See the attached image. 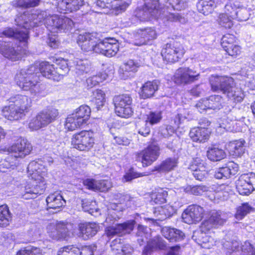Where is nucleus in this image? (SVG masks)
Segmentation results:
<instances>
[{"label":"nucleus","instance_id":"nucleus-1","mask_svg":"<svg viewBox=\"0 0 255 255\" xmlns=\"http://www.w3.org/2000/svg\"><path fill=\"white\" fill-rule=\"evenodd\" d=\"M9 104L1 109L2 116L10 121H16L25 118L31 110L32 100L26 95L16 94L8 99Z\"/></svg>","mask_w":255,"mask_h":255},{"label":"nucleus","instance_id":"nucleus-2","mask_svg":"<svg viewBox=\"0 0 255 255\" xmlns=\"http://www.w3.org/2000/svg\"><path fill=\"white\" fill-rule=\"evenodd\" d=\"M5 150L11 154L5 158L3 165L7 169H14L19 165L20 159L31 154L33 150V146L27 139L20 137L5 147Z\"/></svg>","mask_w":255,"mask_h":255},{"label":"nucleus","instance_id":"nucleus-3","mask_svg":"<svg viewBox=\"0 0 255 255\" xmlns=\"http://www.w3.org/2000/svg\"><path fill=\"white\" fill-rule=\"evenodd\" d=\"M68 60L63 58H56V66L46 61H42L36 64V70L46 79L58 82L62 80L69 71Z\"/></svg>","mask_w":255,"mask_h":255},{"label":"nucleus","instance_id":"nucleus-4","mask_svg":"<svg viewBox=\"0 0 255 255\" xmlns=\"http://www.w3.org/2000/svg\"><path fill=\"white\" fill-rule=\"evenodd\" d=\"M29 38V32L27 31L16 30L14 38L19 42H23V47L18 45L19 49L15 50L11 42L0 41V54L12 61L18 60L21 56L27 55L28 53Z\"/></svg>","mask_w":255,"mask_h":255},{"label":"nucleus","instance_id":"nucleus-5","mask_svg":"<svg viewBox=\"0 0 255 255\" xmlns=\"http://www.w3.org/2000/svg\"><path fill=\"white\" fill-rule=\"evenodd\" d=\"M185 53L182 43L177 39L172 38L162 46L160 54L165 64H172L180 61Z\"/></svg>","mask_w":255,"mask_h":255},{"label":"nucleus","instance_id":"nucleus-6","mask_svg":"<svg viewBox=\"0 0 255 255\" xmlns=\"http://www.w3.org/2000/svg\"><path fill=\"white\" fill-rule=\"evenodd\" d=\"M161 148L154 138H151L146 146L134 153L135 160L140 162L143 167L151 165L159 158Z\"/></svg>","mask_w":255,"mask_h":255},{"label":"nucleus","instance_id":"nucleus-7","mask_svg":"<svg viewBox=\"0 0 255 255\" xmlns=\"http://www.w3.org/2000/svg\"><path fill=\"white\" fill-rule=\"evenodd\" d=\"M96 143L94 131L91 129H83L73 134L71 137L72 148L79 151L88 152L94 148Z\"/></svg>","mask_w":255,"mask_h":255},{"label":"nucleus","instance_id":"nucleus-8","mask_svg":"<svg viewBox=\"0 0 255 255\" xmlns=\"http://www.w3.org/2000/svg\"><path fill=\"white\" fill-rule=\"evenodd\" d=\"M113 103L115 112L118 117L128 119L133 115L132 99L130 95H116L113 98Z\"/></svg>","mask_w":255,"mask_h":255},{"label":"nucleus","instance_id":"nucleus-9","mask_svg":"<svg viewBox=\"0 0 255 255\" xmlns=\"http://www.w3.org/2000/svg\"><path fill=\"white\" fill-rule=\"evenodd\" d=\"M199 126L192 128L189 135L193 142L204 143L210 138L212 133L211 122L206 118L201 119L199 121Z\"/></svg>","mask_w":255,"mask_h":255},{"label":"nucleus","instance_id":"nucleus-10","mask_svg":"<svg viewBox=\"0 0 255 255\" xmlns=\"http://www.w3.org/2000/svg\"><path fill=\"white\" fill-rule=\"evenodd\" d=\"M57 110L47 109L38 113L28 124L29 128L32 130H38L44 128L54 121L58 116Z\"/></svg>","mask_w":255,"mask_h":255},{"label":"nucleus","instance_id":"nucleus-11","mask_svg":"<svg viewBox=\"0 0 255 255\" xmlns=\"http://www.w3.org/2000/svg\"><path fill=\"white\" fill-rule=\"evenodd\" d=\"M200 74L188 67H181L175 71L172 77V81L177 86L191 84L199 80Z\"/></svg>","mask_w":255,"mask_h":255},{"label":"nucleus","instance_id":"nucleus-12","mask_svg":"<svg viewBox=\"0 0 255 255\" xmlns=\"http://www.w3.org/2000/svg\"><path fill=\"white\" fill-rule=\"evenodd\" d=\"M221 46L228 56L233 58L239 57L243 48L239 44L238 38L230 33H225L221 39Z\"/></svg>","mask_w":255,"mask_h":255},{"label":"nucleus","instance_id":"nucleus-13","mask_svg":"<svg viewBox=\"0 0 255 255\" xmlns=\"http://www.w3.org/2000/svg\"><path fill=\"white\" fill-rule=\"evenodd\" d=\"M225 100L222 96L212 95L206 98L199 100L195 105V107L200 113L207 110L219 111L223 108Z\"/></svg>","mask_w":255,"mask_h":255},{"label":"nucleus","instance_id":"nucleus-14","mask_svg":"<svg viewBox=\"0 0 255 255\" xmlns=\"http://www.w3.org/2000/svg\"><path fill=\"white\" fill-rule=\"evenodd\" d=\"M96 50V54L112 57L115 56L119 51V43L116 39L112 37L99 39Z\"/></svg>","mask_w":255,"mask_h":255},{"label":"nucleus","instance_id":"nucleus-15","mask_svg":"<svg viewBox=\"0 0 255 255\" xmlns=\"http://www.w3.org/2000/svg\"><path fill=\"white\" fill-rule=\"evenodd\" d=\"M240 195H249L255 190V174L253 172L241 175L236 183Z\"/></svg>","mask_w":255,"mask_h":255},{"label":"nucleus","instance_id":"nucleus-16","mask_svg":"<svg viewBox=\"0 0 255 255\" xmlns=\"http://www.w3.org/2000/svg\"><path fill=\"white\" fill-rule=\"evenodd\" d=\"M45 23L47 28L59 30H70L74 25V23L71 18L57 14L47 16L45 19Z\"/></svg>","mask_w":255,"mask_h":255},{"label":"nucleus","instance_id":"nucleus-17","mask_svg":"<svg viewBox=\"0 0 255 255\" xmlns=\"http://www.w3.org/2000/svg\"><path fill=\"white\" fill-rule=\"evenodd\" d=\"M205 214L204 208L199 205H189L183 211L182 218L184 222L188 224H196L201 221Z\"/></svg>","mask_w":255,"mask_h":255},{"label":"nucleus","instance_id":"nucleus-18","mask_svg":"<svg viewBox=\"0 0 255 255\" xmlns=\"http://www.w3.org/2000/svg\"><path fill=\"white\" fill-rule=\"evenodd\" d=\"M16 84L23 90L33 89L39 82V76L37 73L26 72L17 75L15 78Z\"/></svg>","mask_w":255,"mask_h":255},{"label":"nucleus","instance_id":"nucleus-19","mask_svg":"<svg viewBox=\"0 0 255 255\" xmlns=\"http://www.w3.org/2000/svg\"><path fill=\"white\" fill-rule=\"evenodd\" d=\"M27 185L32 190L33 193L38 196L43 194L46 188V182L42 174L37 171H33L28 176Z\"/></svg>","mask_w":255,"mask_h":255},{"label":"nucleus","instance_id":"nucleus-20","mask_svg":"<svg viewBox=\"0 0 255 255\" xmlns=\"http://www.w3.org/2000/svg\"><path fill=\"white\" fill-rule=\"evenodd\" d=\"M144 4L141 7H138L135 10V15L138 17H142L145 13L151 15H155L161 12L164 9L159 0H143Z\"/></svg>","mask_w":255,"mask_h":255},{"label":"nucleus","instance_id":"nucleus-21","mask_svg":"<svg viewBox=\"0 0 255 255\" xmlns=\"http://www.w3.org/2000/svg\"><path fill=\"white\" fill-rule=\"evenodd\" d=\"M98 40L97 37L92 33H85L78 36L77 43L83 52L96 53V49Z\"/></svg>","mask_w":255,"mask_h":255},{"label":"nucleus","instance_id":"nucleus-22","mask_svg":"<svg viewBox=\"0 0 255 255\" xmlns=\"http://www.w3.org/2000/svg\"><path fill=\"white\" fill-rule=\"evenodd\" d=\"M84 3V0H56V8L60 13L68 14L79 10Z\"/></svg>","mask_w":255,"mask_h":255},{"label":"nucleus","instance_id":"nucleus-23","mask_svg":"<svg viewBox=\"0 0 255 255\" xmlns=\"http://www.w3.org/2000/svg\"><path fill=\"white\" fill-rule=\"evenodd\" d=\"M233 78L227 76L211 75L209 79V84L213 92L220 91L223 94L231 82H233Z\"/></svg>","mask_w":255,"mask_h":255},{"label":"nucleus","instance_id":"nucleus-24","mask_svg":"<svg viewBox=\"0 0 255 255\" xmlns=\"http://www.w3.org/2000/svg\"><path fill=\"white\" fill-rule=\"evenodd\" d=\"M225 222V220L222 218L220 214L217 212H214L202 223L200 226V231L208 233L211 230L222 226Z\"/></svg>","mask_w":255,"mask_h":255},{"label":"nucleus","instance_id":"nucleus-25","mask_svg":"<svg viewBox=\"0 0 255 255\" xmlns=\"http://www.w3.org/2000/svg\"><path fill=\"white\" fill-rule=\"evenodd\" d=\"M139 65L133 60L123 63L119 67L118 73L121 79L126 80L133 77L138 71Z\"/></svg>","mask_w":255,"mask_h":255},{"label":"nucleus","instance_id":"nucleus-26","mask_svg":"<svg viewBox=\"0 0 255 255\" xmlns=\"http://www.w3.org/2000/svg\"><path fill=\"white\" fill-rule=\"evenodd\" d=\"M238 171V164L233 161H229L224 166L219 168L215 172L214 176L218 179L223 178H230L236 175Z\"/></svg>","mask_w":255,"mask_h":255},{"label":"nucleus","instance_id":"nucleus-27","mask_svg":"<svg viewBox=\"0 0 255 255\" xmlns=\"http://www.w3.org/2000/svg\"><path fill=\"white\" fill-rule=\"evenodd\" d=\"M157 36L158 33L155 27H148L140 29L137 36L138 44L139 45H151Z\"/></svg>","mask_w":255,"mask_h":255},{"label":"nucleus","instance_id":"nucleus-28","mask_svg":"<svg viewBox=\"0 0 255 255\" xmlns=\"http://www.w3.org/2000/svg\"><path fill=\"white\" fill-rule=\"evenodd\" d=\"M245 144L244 139L233 140L226 144V150L229 155L234 158L241 157L245 153Z\"/></svg>","mask_w":255,"mask_h":255},{"label":"nucleus","instance_id":"nucleus-29","mask_svg":"<svg viewBox=\"0 0 255 255\" xmlns=\"http://www.w3.org/2000/svg\"><path fill=\"white\" fill-rule=\"evenodd\" d=\"M148 196L151 205H161L167 202L168 191L166 188L157 187L150 192Z\"/></svg>","mask_w":255,"mask_h":255},{"label":"nucleus","instance_id":"nucleus-30","mask_svg":"<svg viewBox=\"0 0 255 255\" xmlns=\"http://www.w3.org/2000/svg\"><path fill=\"white\" fill-rule=\"evenodd\" d=\"M167 248L165 242L160 236H156L149 240L144 246L143 253L149 255L156 251L165 250Z\"/></svg>","mask_w":255,"mask_h":255},{"label":"nucleus","instance_id":"nucleus-31","mask_svg":"<svg viewBox=\"0 0 255 255\" xmlns=\"http://www.w3.org/2000/svg\"><path fill=\"white\" fill-rule=\"evenodd\" d=\"M98 229V226L95 223H81L78 225L79 236L87 240L96 235Z\"/></svg>","mask_w":255,"mask_h":255},{"label":"nucleus","instance_id":"nucleus-32","mask_svg":"<svg viewBox=\"0 0 255 255\" xmlns=\"http://www.w3.org/2000/svg\"><path fill=\"white\" fill-rule=\"evenodd\" d=\"M223 94L235 103H241L245 97L243 90L234 84V81L230 83Z\"/></svg>","mask_w":255,"mask_h":255},{"label":"nucleus","instance_id":"nucleus-33","mask_svg":"<svg viewBox=\"0 0 255 255\" xmlns=\"http://www.w3.org/2000/svg\"><path fill=\"white\" fill-rule=\"evenodd\" d=\"M189 169L193 171L194 177L199 181L205 179L208 174V170L203 163L199 162L197 159H194L190 163Z\"/></svg>","mask_w":255,"mask_h":255},{"label":"nucleus","instance_id":"nucleus-34","mask_svg":"<svg viewBox=\"0 0 255 255\" xmlns=\"http://www.w3.org/2000/svg\"><path fill=\"white\" fill-rule=\"evenodd\" d=\"M153 212L158 218V220L163 221L172 217L176 213V209L172 205L167 204L164 206L154 207Z\"/></svg>","mask_w":255,"mask_h":255},{"label":"nucleus","instance_id":"nucleus-35","mask_svg":"<svg viewBox=\"0 0 255 255\" xmlns=\"http://www.w3.org/2000/svg\"><path fill=\"white\" fill-rule=\"evenodd\" d=\"M158 86L155 81L145 82L140 87L139 95L140 98L146 99L150 98L158 90Z\"/></svg>","mask_w":255,"mask_h":255},{"label":"nucleus","instance_id":"nucleus-36","mask_svg":"<svg viewBox=\"0 0 255 255\" xmlns=\"http://www.w3.org/2000/svg\"><path fill=\"white\" fill-rule=\"evenodd\" d=\"M178 158L174 157H168L163 160L160 164L154 167L153 171L158 172H169L174 170L178 165Z\"/></svg>","mask_w":255,"mask_h":255},{"label":"nucleus","instance_id":"nucleus-37","mask_svg":"<svg viewBox=\"0 0 255 255\" xmlns=\"http://www.w3.org/2000/svg\"><path fill=\"white\" fill-rule=\"evenodd\" d=\"M208 233L198 231L193 235L195 241L200 245L202 248L204 249H211L213 246L215 241L214 239Z\"/></svg>","mask_w":255,"mask_h":255},{"label":"nucleus","instance_id":"nucleus-38","mask_svg":"<svg viewBox=\"0 0 255 255\" xmlns=\"http://www.w3.org/2000/svg\"><path fill=\"white\" fill-rule=\"evenodd\" d=\"M46 201L47 209H58L65 203L62 196L57 192L50 193L47 197Z\"/></svg>","mask_w":255,"mask_h":255},{"label":"nucleus","instance_id":"nucleus-39","mask_svg":"<svg viewBox=\"0 0 255 255\" xmlns=\"http://www.w3.org/2000/svg\"><path fill=\"white\" fill-rule=\"evenodd\" d=\"M85 125L73 113L68 115L64 122V127L69 131H73L81 128Z\"/></svg>","mask_w":255,"mask_h":255},{"label":"nucleus","instance_id":"nucleus-40","mask_svg":"<svg viewBox=\"0 0 255 255\" xmlns=\"http://www.w3.org/2000/svg\"><path fill=\"white\" fill-rule=\"evenodd\" d=\"M163 234L164 237L170 242H176L181 241L185 237L184 233L180 230L169 227L164 229Z\"/></svg>","mask_w":255,"mask_h":255},{"label":"nucleus","instance_id":"nucleus-41","mask_svg":"<svg viewBox=\"0 0 255 255\" xmlns=\"http://www.w3.org/2000/svg\"><path fill=\"white\" fill-rule=\"evenodd\" d=\"M196 7L199 12L207 15L212 13L216 5L214 0H198Z\"/></svg>","mask_w":255,"mask_h":255},{"label":"nucleus","instance_id":"nucleus-42","mask_svg":"<svg viewBox=\"0 0 255 255\" xmlns=\"http://www.w3.org/2000/svg\"><path fill=\"white\" fill-rule=\"evenodd\" d=\"M12 221V215L6 204L0 206V227L5 228Z\"/></svg>","mask_w":255,"mask_h":255},{"label":"nucleus","instance_id":"nucleus-43","mask_svg":"<svg viewBox=\"0 0 255 255\" xmlns=\"http://www.w3.org/2000/svg\"><path fill=\"white\" fill-rule=\"evenodd\" d=\"M72 113L86 125L90 118L91 110L89 106L82 105L74 110Z\"/></svg>","mask_w":255,"mask_h":255},{"label":"nucleus","instance_id":"nucleus-44","mask_svg":"<svg viewBox=\"0 0 255 255\" xmlns=\"http://www.w3.org/2000/svg\"><path fill=\"white\" fill-rule=\"evenodd\" d=\"M67 223L61 222L56 225V234L54 239L57 241L67 240L70 236V232L67 228Z\"/></svg>","mask_w":255,"mask_h":255},{"label":"nucleus","instance_id":"nucleus-45","mask_svg":"<svg viewBox=\"0 0 255 255\" xmlns=\"http://www.w3.org/2000/svg\"><path fill=\"white\" fill-rule=\"evenodd\" d=\"M254 210V208L249 202H244L236 208L235 217L238 220H242Z\"/></svg>","mask_w":255,"mask_h":255},{"label":"nucleus","instance_id":"nucleus-46","mask_svg":"<svg viewBox=\"0 0 255 255\" xmlns=\"http://www.w3.org/2000/svg\"><path fill=\"white\" fill-rule=\"evenodd\" d=\"M207 156L211 161H218L225 158L226 154L223 149L214 146L208 149Z\"/></svg>","mask_w":255,"mask_h":255},{"label":"nucleus","instance_id":"nucleus-47","mask_svg":"<svg viewBox=\"0 0 255 255\" xmlns=\"http://www.w3.org/2000/svg\"><path fill=\"white\" fill-rule=\"evenodd\" d=\"M93 96L92 102L96 106L97 109L99 110L106 103V94L102 90L97 89L93 92Z\"/></svg>","mask_w":255,"mask_h":255},{"label":"nucleus","instance_id":"nucleus-48","mask_svg":"<svg viewBox=\"0 0 255 255\" xmlns=\"http://www.w3.org/2000/svg\"><path fill=\"white\" fill-rule=\"evenodd\" d=\"M184 191L185 192L195 196H201L208 191V187L205 185H188Z\"/></svg>","mask_w":255,"mask_h":255},{"label":"nucleus","instance_id":"nucleus-49","mask_svg":"<svg viewBox=\"0 0 255 255\" xmlns=\"http://www.w3.org/2000/svg\"><path fill=\"white\" fill-rule=\"evenodd\" d=\"M16 255H43L41 249L34 246L25 247L20 249Z\"/></svg>","mask_w":255,"mask_h":255},{"label":"nucleus","instance_id":"nucleus-50","mask_svg":"<svg viewBox=\"0 0 255 255\" xmlns=\"http://www.w3.org/2000/svg\"><path fill=\"white\" fill-rule=\"evenodd\" d=\"M41 0H14L16 7L27 9L38 6Z\"/></svg>","mask_w":255,"mask_h":255},{"label":"nucleus","instance_id":"nucleus-51","mask_svg":"<svg viewBox=\"0 0 255 255\" xmlns=\"http://www.w3.org/2000/svg\"><path fill=\"white\" fill-rule=\"evenodd\" d=\"M146 174L144 173L138 172L135 171L133 167H130L128 170L126 172L123 176V179L126 182H129L133 179L143 177Z\"/></svg>","mask_w":255,"mask_h":255},{"label":"nucleus","instance_id":"nucleus-52","mask_svg":"<svg viewBox=\"0 0 255 255\" xmlns=\"http://www.w3.org/2000/svg\"><path fill=\"white\" fill-rule=\"evenodd\" d=\"M238 6L234 3H227L225 6L224 13L230 17L231 19H236L237 17H238Z\"/></svg>","mask_w":255,"mask_h":255},{"label":"nucleus","instance_id":"nucleus-53","mask_svg":"<svg viewBox=\"0 0 255 255\" xmlns=\"http://www.w3.org/2000/svg\"><path fill=\"white\" fill-rule=\"evenodd\" d=\"M233 20V19H231L230 17L223 12L219 15V23L225 29H230L234 25Z\"/></svg>","mask_w":255,"mask_h":255},{"label":"nucleus","instance_id":"nucleus-54","mask_svg":"<svg viewBox=\"0 0 255 255\" xmlns=\"http://www.w3.org/2000/svg\"><path fill=\"white\" fill-rule=\"evenodd\" d=\"M162 119L161 112H150L146 115V120L145 122L148 123L151 125L157 124L160 122Z\"/></svg>","mask_w":255,"mask_h":255},{"label":"nucleus","instance_id":"nucleus-55","mask_svg":"<svg viewBox=\"0 0 255 255\" xmlns=\"http://www.w3.org/2000/svg\"><path fill=\"white\" fill-rule=\"evenodd\" d=\"M239 244L236 241L228 242L225 246V251L227 255H234L240 251Z\"/></svg>","mask_w":255,"mask_h":255},{"label":"nucleus","instance_id":"nucleus-56","mask_svg":"<svg viewBox=\"0 0 255 255\" xmlns=\"http://www.w3.org/2000/svg\"><path fill=\"white\" fill-rule=\"evenodd\" d=\"M249 11L248 9L244 6H238V17L237 20L239 21H244L248 20L249 18Z\"/></svg>","mask_w":255,"mask_h":255},{"label":"nucleus","instance_id":"nucleus-57","mask_svg":"<svg viewBox=\"0 0 255 255\" xmlns=\"http://www.w3.org/2000/svg\"><path fill=\"white\" fill-rule=\"evenodd\" d=\"M47 43L52 49H58L60 45V41L58 38V36L54 34L48 35Z\"/></svg>","mask_w":255,"mask_h":255},{"label":"nucleus","instance_id":"nucleus-58","mask_svg":"<svg viewBox=\"0 0 255 255\" xmlns=\"http://www.w3.org/2000/svg\"><path fill=\"white\" fill-rule=\"evenodd\" d=\"M83 184L86 189L95 192H98L97 180L93 178H87L83 180Z\"/></svg>","mask_w":255,"mask_h":255},{"label":"nucleus","instance_id":"nucleus-59","mask_svg":"<svg viewBox=\"0 0 255 255\" xmlns=\"http://www.w3.org/2000/svg\"><path fill=\"white\" fill-rule=\"evenodd\" d=\"M115 143L123 146H128L130 144V139L123 135H119L114 137Z\"/></svg>","mask_w":255,"mask_h":255},{"label":"nucleus","instance_id":"nucleus-60","mask_svg":"<svg viewBox=\"0 0 255 255\" xmlns=\"http://www.w3.org/2000/svg\"><path fill=\"white\" fill-rule=\"evenodd\" d=\"M119 3L116 4H112L113 9L118 13H121L128 8L129 4L122 0H117Z\"/></svg>","mask_w":255,"mask_h":255},{"label":"nucleus","instance_id":"nucleus-61","mask_svg":"<svg viewBox=\"0 0 255 255\" xmlns=\"http://www.w3.org/2000/svg\"><path fill=\"white\" fill-rule=\"evenodd\" d=\"M32 190L26 184L25 187L24 193L22 194L21 198L23 200H29L36 198L38 195L36 193H33Z\"/></svg>","mask_w":255,"mask_h":255},{"label":"nucleus","instance_id":"nucleus-62","mask_svg":"<svg viewBox=\"0 0 255 255\" xmlns=\"http://www.w3.org/2000/svg\"><path fill=\"white\" fill-rule=\"evenodd\" d=\"M98 192H105L110 188V182L107 180H97Z\"/></svg>","mask_w":255,"mask_h":255},{"label":"nucleus","instance_id":"nucleus-63","mask_svg":"<svg viewBox=\"0 0 255 255\" xmlns=\"http://www.w3.org/2000/svg\"><path fill=\"white\" fill-rule=\"evenodd\" d=\"M167 2L171 6L174 10H180L183 6L184 0H167Z\"/></svg>","mask_w":255,"mask_h":255},{"label":"nucleus","instance_id":"nucleus-64","mask_svg":"<svg viewBox=\"0 0 255 255\" xmlns=\"http://www.w3.org/2000/svg\"><path fill=\"white\" fill-rule=\"evenodd\" d=\"M118 229L112 226L108 227L106 230V234L107 237H113L119 234Z\"/></svg>","mask_w":255,"mask_h":255}]
</instances>
